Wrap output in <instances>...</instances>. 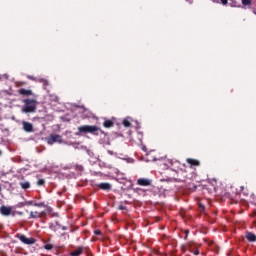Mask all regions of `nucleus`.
<instances>
[{"label": "nucleus", "mask_w": 256, "mask_h": 256, "mask_svg": "<svg viewBox=\"0 0 256 256\" xmlns=\"http://www.w3.org/2000/svg\"><path fill=\"white\" fill-rule=\"evenodd\" d=\"M23 103L22 113H35L37 111V100L24 99Z\"/></svg>", "instance_id": "f257e3e1"}, {"label": "nucleus", "mask_w": 256, "mask_h": 256, "mask_svg": "<svg viewBox=\"0 0 256 256\" xmlns=\"http://www.w3.org/2000/svg\"><path fill=\"white\" fill-rule=\"evenodd\" d=\"M79 133H91L92 135H99L100 133H104L98 126L91 125H83L78 127Z\"/></svg>", "instance_id": "f03ea898"}, {"label": "nucleus", "mask_w": 256, "mask_h": 256, "mask_svg": "<svg viewBox=\"0 0 256 256\" xmlns=\"http://www.w3.org/2000/svg\"><path fill=\"white\" fill-rule=\"evenodd\" d=\"M16 239H19V241H21V243H24V245H35V243L37 241L33 237L27 238V236H25V234H21V233L16 234Z\"/></svg>", "instance_id": "7ed1b4c3"}, {"label": "nucleus", "mask_w": 256, "mask_h": 256, "mask_svg": "<svg viewBox=\"0 0 256 256\" xmlns=\"http://www.w3.org/2000/svg\"><path fill=\"white\" fill-rule=\"evenodd\" d=\"M48 145H54V143H63V137L59 134H51L47 138Z\"/></svg>", "instance_id": "20e7f679"}, {"label": "nucleus", "mask_w": 256, "mask_h": 256, "mask_svg": "<svg viewBox=\"0 0 256 256\" xmlns=\"http://www.w3.org/2000/svg\"><path fill=\"white\" fill-rule=\"evenodd\" d=\"M177 183H185L187 181V171L180 170L177 172V177L174 178Z\"/></svg>", "instance_id": "39448f33"}, {"label": "nucleus", "mask_w": 256, "mask_h": 256, "mask_svg": "<svg viewBox=\"0 0 256 256\" xmlns=\"http://www.w3.org/2000/svg\"><path fill=\"white\" fill-rule=\"evenodd\" d=\"M0 213L1 215H3L4 217H9V215H12L13 217H15V213H13L11 206H5L2 205L0 207Z\"/></svg>", "instance_id": "423d86ee"}, {"label": "nucleus", "mask_w": 256, "mask_h": 256, "mask_svg": "<svg viewBox=\"0 0 256 256\" xmlns=\"http://www.w3.org/2000/svg\"><path fill=\"white\" fill-rule=\"evenodd\" d=\"M43 217H47V212L31 211L29 215V219H43Z\"/></svg>", "instance_id": "0eeeda50"}, {"label": "nucleus", "mask_w": 256, "mask_h": 256, "mask_svg": "<svg viewBox=\"0 0 256 256\" xmlns=\"http://www.w3.org/2000/svg\"><path fill=\"white\" fill-rule=\"evenodd\" d=\"M187 247H188V251H190V253H193V255H199V253H200L199 247H201V245L197 246L193 242H188Z\"/></svg>", "instance_id": "6e6552de"}, {"label": "nucleus", "mask_w": 256, "mask_h": 256, "mask_svg": "<svg viewBox=\"0 0 256 256\" xmlns=\"http://www.w3.org/2000/svg\"><path fill=\"white\" fill-rule=\"evenodd\" d=\"M153 183V180L149 178H139L137 180V185H140V187H149Z\"/></svg>", "instance_id": "1a4fd4ad"}, {"label": "nucleus", "mask_w": 256, "mask_h": 256, "mask_svg": "<svg viewBox=\"0 0 256 256\" xmlns=\"http://www.w3.org/2000/svg\"><path fill=\"white\" fill-rule=\"evenodd\" d=\"M23 131L26 133H33V124L31 122L23 121L22 122Z\"/></svg>", "instance_id": "9d476101"}, {"label": "nucleus", "mask_w": 256, "mask_h": 256, "mask_svg": "<svg viewBox=\"0 0 256 256\" xmlns=\"http://www.w3.org/2000/svg\"><path fill=\"white\" fill-rule=\"evenodd\" d=\"M97 188L101 189L102 191H111L112 186L109 182H102L97 184Z\"/></svg>", "instance_id": "9b49d317"}, {"label": "nucleus", "mask_w": 256, "mask_h": 256, "mask_svg": "<svg viewBox=\"0 0 256 256\" xmlns=\"http://www.w3.org/2000/svg\"><path fill=\"white\" fill-rule=\"evenodd\" d=\"M18 93L19 95H24V97H31L34 95L32 90H27L25 88L19 89Z\"/></svg>", "instance_id": "f8f14e48"}, {"label": "nucleus", "mask_w": 256, "mask_h": 256, "mask_svg": "<svg viewBox=\"0 0 256 256\" xmlns=\"http://www.w3.org/2000/svg\"><path fill=\"white\" fill-rule=\"evenodd\" d=\"M186 162H187L188 165H190L191 167H199V165H201V163L199 162V160L193 159V158H188V159L186 160Z\"/></svg>", "instance_id": "ddd939ff"}, {"label": "nucleus", "mask_w": 256, "mask_h": 256, "mask_svg": "<svg viewBox=\"0 0 256 256\" xmlns=\"http://www.w3.org/2000/svg\"><path fill=\"white\" fill-rule=\"evenodd\" d=\"M114 126H115L114 120L105 119L103 122V127H105V129H111V127H114Z\"/></svg>", "instance_id": "4468645a"}, {"label": "nucleus", "mask_w": 256, "mask_h": 256, "mask_svg": "<svg viewBox=\"0 0 256 256\" xmlns=\"http://www.w3.org/2000/svg\"><path fill=\"white\" fill-rule=\"evenodd\" d=\"M246 239L249 241V243H255L256 241V235L253 232H247L246 233Z\"/></svg>", "instance_id": "2eb2a0df"}, {"label": "nucleus", "mask_w": 256, "mask_h": 256, "mask_svg": "<svg viewBox=\"0 0 256 256\" xmlns=\"http://www.w3.org/2000/svg\"><path fill=\"white\" fill-rule=\"evenodd\" d=\"M49 229H51V231H59V229H61V224H59L57 221L54 223H50L49 224Z\"/></svg>", "instance_id": "dca6fc26"}, {"label": "nucleus", "mask_w": 256, "mask_h": 256, "mask_svg": "<svg viewBox=\"0 0 256 256\" xmlns=\"http://www.w3.org/2000/svg\"><path fill=\"white\" fill-rule=\"evenodd\" d=\"M71 256H79V255H83V247H78L76 250L72 251L70 253Z\"/></svg>", "instance_id": "f3484780"}, {"label": "nucleus", "mask_w": 256, "mask_h": 256, "mask_svg": "<svg viewBox=\"0 0 256 256\" xmlns=\"http://www.w3.org/2000/svg\"><path fill=\"white\" fill-rule=\"evenodd\" d=\"M21 189H24V191H27V189L31 188V183L29 181L26 182H20Z\"/></svg>", "instance_id": "a211bd4d"}, {"label": "nucleus", "mask_w": 256, "mask_h": 256, "mask_svg": "<svg viewBox=\"0 0 256 256\" xmlns=\"http://www.w3.org/2000/svg\"><path fill=\"white\" fill-rule=\"evenodd\" d=\"M253 3V0H242V5L244 7H249Z\"/></svg>", "instance_id": "6ab92c4d"}, {"label": "nucleus", "mask_w": 256, "mask_h": 256, "mask_svg": "<svg viewBox=\"0 0 256 256\" xmlns=\"http://www.w3.org/2000/svg\"><path fill=\"white\" fill-rule=\"evenodd\" d=\"M229 5L230 7H241V5H239L235 0H230Z\"/></svg>", "instance_id": "aec40b11"}, {"label": "nucleus", "mask_w": 256, "mask_h": 256, "mask_svg": "<svg viewBox=\"0 0 256 256\" xmlns=\"http://www.w3.org/2000/svg\"><path fill=\"white\" fill-rule=\"evenodd\" d=\"M75 171H77L78 173H83V166L82 165H75L74 166Z\"/></svg>", "instance_id": "412c9836"}, {"label": "nucleus", "mask_w": 256, "mask_h": 256, "mask_svg": "<svg viewBox=\"0 0 256 256\" xmlns=\"http://www.w3.org/2000/svg\"><path fill=\"white\" fill-rule=\"evenodd\" d=\"M33 205H34V207H47L45 202L34 203Z\"/></svg>", "instance_id": "4be33fe9"}, {"label": "nucleus", "mask_w": 256, "mask_h": 256, "mask_svg": "<svg viewBox=\"0 0 256 256\" xmlns=\"http://www.w3.org/2000/svg\"><path fill=\"white\" fill-rule=\"evenodd\" d=\"M122 125H124V127H129L131 125V122L127 119H124Z\"/></svg>", "instance_id": "5701e85b"}, {"label": "nucleus", "mask_w": 256, "mask_h": 256, "mask_svg": "<svg viewBox=\"0 0 256 256\" xmlns=\"http://www.w3.org/2000/svg\"><path fill=\"white\" fill-rule=\"evenodd\" d=\"M44 249H46V251H51V249H53V244H45Z\"/></svg>", "instance_id": "b1692460"}, {"label": "nucleus", "mask_w": 256, "mask_h": 256, "mask_svg": "<svg viewBox=\"0 0 256 256\" xmlns=\"http://www.w3.org/2000/svg\"><path fill=\"white\" fill-rule=\"evenodd\" d=\"M37 185H38L39 187H43V185H45V181H44L43 179H39V180L37 181Z\"/></svg>", "instance_id": "393cba45"}, {"label": "nucleus", "mask_w": 256, "mask_h": 256, "mask_svg": "<svg viewBox=\"0 0 256 256\" xmlns=\"http://www.w3.org/2000/svg\"><path fill=\"white\" fill-rule=\"evenodd\" d=\"M27 79H29L30 81H37V79L32 75H28Z\"/></svg>", "instance_id": "a878e982"}, {"label": "nucleus", "mask_w": 256, "mask_h": 256, "mask_svg": "<svg viewBox=\"0 0 256 256\" xmlns=\"http://www.w3.org/2000/svg\"><path fill=\"white\" fill-rule=\"evenodd\" d=\"M184 233H185L184 240L187 241V238L189 237V230H185Z\"/></svg>", "instance_id": "bb28decb"}, {"label": "nucleus", "mask_w": 256, "mask_h": 256, "mask_svg": "<svg viewBox=\"0 0 256 256\" xmlns=\"http://www.w3.org/2000/svg\"><path fill=\"white\" fill-rule=\"evenodd\" d=\"M39 82L44 83V85H49V82L45 79H40Z\"/></svg>", "instance_id": "cd10ccee"}, {"label": "nucleus", "mask_w": 256, "mask_h": 256, "mask_svg": "<svg viewBox=\"0 0 256 256\" xmlns=\"http://www.w3.org/2000/svg\"><path fill=\"white\" fill-rule=\"evenodd\" d=\"M118 209H119L120 211H125V209H127V207H125L124 205H120V206L118 207Z\"/></svg>", "instance_id": "c85d7f7f"}, {"label": "nucleus", "mask_w": 256, "mask_h": 256, "mask_svg": "<svg viewBox=\"0 0 256 256\" xmlns=\"http://www.w3.org/2000/svg\"><path fill=\"white\" fill-rule=\"evenodd\" d=\"M222 5H227L229 3V0H221Z\"/></svg>", "instance_id": "c756f323"}, {"label": "nucleus", "mask_w": 256, "mask_h": 256, "mask_svg": "<svg viewBox=\"0 0 256 256\" xmlns=\"http://www.w3.org/2000/svg\"><path fill=\"white\" fill-rule=\"evenodd\" d=\"M23 85H27V82H18V86L21 87Z\"/></svg>", "instance_id": "7c9ffc66"}, {"label": "nucleus", "mask_w": 256, "mask_h": 256, "mask_svg": "<svg viewBox=\"0 0 256 256\" xmlns=\"http://www.w3.org/2000/svg\"><path fill=\"white\" fill-rule=\"evenodd\" d=\"M141 149H142V151H144L145 153H147V146H142Z\"/></svg>", "instance_id": "2f4dec72"}, {"label": "nucleus", "mask_w": 256, "mask_h": 256, "mask_svg": "<svg viewBox=\"0 0 256 256\" xmlns=\"http://www.w3.org/2000/svg\"><path fill=\"white\" fill-rule=\"evenodd\" d=\"M94 233L95 235H101V230H95Z\"/></svg>", "instance_id": "473e14b6"}, {"label": "nucleus", "mask_w": 256, "mask_h": 256, "mask_svg": "<svg viewBox=\"0 0 256 256\" xmlns=\"http://www.w3.org/2000/svg\"><path fill=\"white\" fill-rule=\"evenodd\" d=\"M60 229H62V231H67V226H61Z\"/></svg>", "instance_id": "72a5a7b5"}, {"label": "nucleus", "mask_w": 256, "mask_h": 256, "mask_svg": "<svg viewBox=\"0 0 256 256\" xmlns=\"http://www.w3.org/2000/svg\"><path fill=\"white\" fill-rule=\"evenodd\" d=\"M26 205H33V201L26 202Z\"/></svg>", "instance_id": "f704fd0d"}, {"label": "nucleus", "mask_w": 256, "mask_h": 256, "mask_svg": "<svg viewBox=\"0 0 256 256\" xmlns=\"http://www.w3.org/2000/svg\"><path fill=\"white\" fill-rule=\"evenodd\" d=\"M150 161H157V158H152L150 159Z\"/></svg>", "instance_id": "c9c22d12"}, {"label": "nucleus", "mask_w": 256, "mask_h": 256, "mask_svg": "<svg viewBox=\"0 0 256 256\" xmlns=\"http://www.w3.org/2000/svg\"><path fill=\"white\" fill-rule=\"evenodd\" d=\"M17 215H23V212H17Z\"/></svg>", "instance_id": "e433bc0d"}, {"label": "nucleus", "mask_w": 256, "mask_h": 256, "mask_svg": "<svg viewBox=\"0 0 256 256\" xmlns=\"http://www.w3.org/2000/svg\"><path fill=\"white\" fill-rule=\"evenodd\" d=\"M183 251H187V248H185V246L182 247Z\"/></svg>", "instance_id": "4c0bfd02"}, {"label": "nucleus", "mask_w": 256, "mask_h": 256, "mask_svg": "<svg viewBox=\"0 0 256 256\" xmlns=\"http://www.w3.org/2000/svg\"><path fill=\"white\" fill-rule=\"evenodd\" d=\"M3 155V152L0 150V156Z\"/></svg>", "instance_id": "58836bf2"}, {"label": "nucleus", "mask_w": 256, "mask_h": 256, "mask_svg": "<svg viewBox=\"0 0 256 256\" xmlns=\"http://www.w3.org/2000/svg\"><path fill=\"white\" fill-rule=\"evenodd\" d=\"M148 156L151 155V152H149V154H147Z\"/></svg>", "instance_id": "ea45409f"}, {"label": "nucleus", "mask_w": 256, "mask_h": 256, "mask_svg": "<svg viewBox=\"0 0 256 256\" xmlns=\"http://www.w3.org/2000/svg\"><path fill=\"white\" fill-rule=\"evenodd\" d=\"M0 193H1V186H0Z\"/></svg>", "instance_id": "a19ab883"}, {"label": "nucleus", "mask_w": 256, "mask_h": 256, "mask_svg": "<svg viewBox=\"0 0 256 256\" xmlns=\"http://www.w3.org/2000/svg\"><path fill=\"white\" fill-rule=\"evenodd\" d=\"M171 165H173V162H171Z\"/></svg>", "instance_id": "79ce46f5"}]
</instances>
